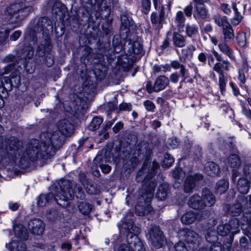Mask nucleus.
<instances>
[{
	"instance_id": "37998d69",
	"label": "nucleus",
	"mask_w": 251,
	"mask_h": 251,
	"mask_svg": "<svg viewBox=\"0 0 251 251\" xmlns=\"http://www.w3.org/2000/svg\"><path fill=\"white\" fill-rule=\"evenodd\" d=\"M51 50V47L50 44H47L45 47L41 45L38 47L36 53L39 56L43 57L47 54H50Z\"/></svg>"
},
{
	"instance_id": "c756f323",
	"label": "nucleus",
	"mask_w": 251,
	"mask_h": 251,
	"mask_svg": "<svg viewBox=\"0 0 251 251\" xmlns=\"http://www.w3.org/2000/svg\"><path fill=\"white\" fill-rule=\"evenodd\" d=\"M168 188L169 185L167 183H163L161 184L159 186L156 192V198L161 201L164 200L167 197Z\"/></svg>"
},
{
	"instance_id": "1a4fd4ad",
	"label": "nucleus",
	"mask_w": 251,
	"mask_h": 251,
	"mask_svg": "<svg viewBox=\"0 0 251 251\" xmlns=\"http://www.w3.org/2000/svg\"><path fill=\"white\" fill-rule=\"evenodd\" d=\"M146 236L153 246L157 248L162 247L164 237L159 226L151 225L149 227Z\"/></svg>"
},
{
	"instance_id": "58836bf2",
	"label": "nucleus",
	"mask_w": 251,
	"mask_h": 251,
	"mask_svg": "<svg viewBox=\"0 0 251 251\" xmlns=\"http://www.w3.org/2000/svg\"><path fill=\"white\" fill-rule=\"evenodd\" d=\"M34 54V49L31 46L24 48L22 50V53L19 56L21 58H24L25 60L27 59H31Z\"/></svg>"
},
{
	"instance_id": "5701e85b",
	"label": "nucleus",
	"mask_w": 251,
	"mask_h": 251,
	"mask_svg": "<svg viewBox=\"0 0 251 251\" xmlns=\"http://www.w3.org/2000/svg\"><path fill=\"white\" fill-rule=\"evenodd\" d=\"M188 204L190 207L196 209L203 208L205 205L201 197L197 194H195L190 197Z\"/></svg>"
},
{
	"instance_id": "4468645a",
	"label": "nucleus",
	"mask_w": 251,
	"mask_h": 251,
	"mask_svg": "<svg viewBox=\"0 0 251 251\" xmlns=\"http://www.w3.org/2000/svg\"><path fill=\"white\" fill-rule=\"evenodd\" d=\"M162 71L165 73L166 72H170L171 68H172L174 70L179 69V73L182 78V81L184 82L188 77V71L186 69L185 65L180 63L179 61L177 60H174L171 61L170 64H165L161 65Z\"/></svg>"
},
{
	"instance_id": "79ce46f5",
	"label": "nucleus",
	"mask_w": 251,
	"mask_h": 251,
	"mask_svg": "<svg viewBox=\"0 0 251 251\" xmlns=\"http://www.w3.org/2000/svg\"><path fill=\"white\" fill-rule=\"evenodd\" d=\"M242 211V206L240 203H236L230 206L228 209V213L232 216L239 215Z\"/></svg>"
},
{
	"instance_id": "423d86ee",
	"label": "nucleus",
	"mask_w": 251,
	"mask_h": 251,
	"mask_svg": "<svg viewBox=\"0 0 251 251\" xmlns=\"http://www.w3.org/2000/svg\"><path fill=\"white\" fill-rule=\"evenodd\" d=\"M123 227L127 232V244H121L118 251H146L142 241L137 236L140 233V228L131 220L125 222Z\"/></svg>"
},
{
	"instance_id": "4be33fe9",
	"label": "nucleus",
	"mask_w": 251,
	"mask_h": 251,
	"mask_svg": "<svg viewBox=\"0 0 251 251\" xmlns=\"http://www.w3.org/2000/svg\"><path fill=\"white\" fill-rule=\"evenodd\" d=\"M4 81L6 82V85H8L11 89L12 87L19 88L23 91L25 90V83L24 82V86L22 87L21 83L20 76L16 73H12L10 79L4 77Z\"/></svg>"
},
{
	"instance_id": "aec40b11",
	"label": "nucleus",
	"mask_w": 251,
	"mask_h": 251,
	"mask_svg": "<svg viewBox=\"0 0 251 251\" xmlns=\"http://www.w3.org/2000/svg\"><path fill=\"white\" fill-rule=\"evenodd\" d=\"M193 16L196 20L199 21L200 20H207L209 19L210 14L204 4H196Z\"/></svg>"
},
{
	"instance_id": "052dcab7",
	"label": "nucleus",
	"mask_w": 251,
	"mask_h": 251,
	"mask_svg": "<svg viewBox=\"0 0 251 251\" xmlns=\"http://www.w3.org/2000/svg\"><path fill=\"white\" fill-rule=\"evenodd\" d=\"M188 151L193 152L197 157L201 155V148L199 145H195L194 147H191L190 151Z\"/></svg>"
},
{
	"instance_id": "cd10ccee",
	"label": "nucleus",
	"mask_w": 251,
	"mask_h": 251,
	"mask_svg": "<svg viewBox=\"0 0 251 251\" xmlns=\"http://www.w3.org/2000/svg\"><path fill=\"white\" fill-rule=\"evenodd\" d=\"M198 219V215L194 212L190 211L186 212L183 215L181 220L183 224L185 225H189L193 223L196 219Z\"/></svg>"
},
{
	"instance_id": "774afa93",
	"label": "nucleus",
	"mask_w": 251,
	"mask_h": 251,
	"mask_svg": "<svg viewBox=\"0 0 251 251\" xmlns=\"http://www.w3.org/2000/svg\"><path fill=\"white\" fill-rule=\"evenodd\" d=\"M210 251H222L221 244L219 242L213 243L210 247Z\"/></svg>"
},
{
	"instance_id": "dca6fc26",
	"label": "nucleus",
	"mask_w": 251,
	"mask_h": 251,
	"mask_svg": "<svg viewBox=\"0 0 251 251\" xmlns=\"http://www.w3.org/2000/svg\"><path fill=\"white\" fill-rule=\"evenodd\" d=\"M212 52L216 60L219 61L214 65L213 70L216 72L219 75H224L223 69L226 71H229V62L227 60H223L222 55L215 50H212Z\"/></svg>"
},
{
	"instance_id": "7c9ffc66",
	"label": "nucleus",
	"mask_w": 251,
	"mask_h": 251,
	"mask_svg": "<svg viewBox=\"0 0 251 251\" xmlns=\"http://www.w3.org/2000/svg\"><path fill=\"white\" fill-rule=\"evenodd\" d=\"M80 180L87 193L94 194L97 192L96 188L87 179L85 176H82Z\"/></svg>"
},
{
	"instance_id": "f257e3e1",
	"label": "nucleus",
	"mask_w": 251,
	"mask_h": 251,
	"mask_svg": "<svg viewBox=\"0 0 251 251\" xmlns=\"http://www.w3.org/2000/svg\"><path fill=\"white\" fill-rule=\"evenodd\" d=\"M3 157L12 160L20 158V162L25 167L28 166L30 162L37 160H47L52 154L53 151L45 152L41 140L32 139L26 145L23 152V143L17 138L11 136L5 139L3 143ZM49 151V150H48Z\"/></svg>"
},
{
	"instance_id": "de8ad7c7",
	"label": "nucleus",
	"mask_w": 251,
	"mask_h": 251,
	"mask_svg": "<svg viewBox=\"0 0 251 251\" xmlns=\"http://www.w3.org/2000/svg\"><path fill=\"white\" fill-rule=\"evenodd\" d=\"M205 238L208 242L212 244L216 242L218 240L215 232L212 230H208L207 231L205 235Z\"/></svg>"
},
{
	"instance_id": "a18cd8bd",
	"label": "nucleus",
	"mask_w": 251,
	"mask_h": 251,
	"mask_svg": "<svg viewBox=\"0 0 251 251\" xmlns=\"http://www.w3.org/2000/svg\"><path fill=\"white\" fill-rule=\"evenodd\" d=\"M185 30L187 36L190 37L195 36L198 33V27L195 25H187Z\"/></svg>"
},
{
	"instance_id": "c85d7f7f",
	"label": "nucleus",
	"mask_w": 251,
	"mask_h": 251,
	"mask_svg": "<svg viewBox=\"0 0 251 251\" xmlns=\"http://www.w3.org/2000/svg\"><path fill=\"white\" fill-rule=\"evenodd\" d=\"M173 42L175 46L182 48L186 45L185 37L177 32H174L173 35Z\"/></svg>"
},
{
	"instance_id": "2eb2a0df",
	"label": "nucleus",
	"mask_w": 251,
	"mask_h": 251,
	"mask_svg": "<svg viewBox=\"0 0 251 251\" xmlns=\"http://www.w3.org/2000/svg\"><path fill=\"white\" fill-rule=\"evenodd\" d=\"M52 3V14L56 16V19L58 17L59 20L64 22L66 16L68 15V11L66 6L57 0H50L49 4L51 5Z\"/></svg>"
},
{
	"instance_id": "a211bd4d",
	"label": "nucleus",
	"mask_w": 251,
	"mask_h": 251,
	"mask_svg": "<svg viewBox=\"0 0 251 251\" xmlns=\"http://www.w3.org/2000/svg\"><path fill=\"white\" fill-rule=\"evenodd\" d=\"M44 222L39 219L34 218L28 222V228L35 235L42 234L44 230Z\"/></svg>"
},
{
	"instance_id": "6e6d98bb",
	"label": "nucleus",
	"mask_w": 251,
	"mask_h": 251,
	"mask_svg": "<svg viewBox=\"0 0 251 251\" xmlns=\"http://www.w3.org/2000/svg\"><path fill=\"white\" fill-rule=\"evenodd\" d=\"M144 105L148 111L153 112L155 106L153 102L150 100H146L144 102Z\"/></svg>"
},
{
	"instance_id": "8fccbe9b",
	"label": "nucleus",
	"mask_w": 251,
	"mask_h": 251,
	"mask_svg": "<svg viewBox=\"0 0 251 251\" xmlns=\"http://www.w3.org/2000/svg\"><path fill=\"white\" fill-rule=\"evenodd\" d=\"M226 78L224 74L219 75V86L222 93L226 90Z\"/></svg>"
},
{
	"instance_id": "f03ea898",
	"label": "nucleus",
	"mask_w": 251,
	"mask_h": 251,
	"mask_svg": "<svg viewBox=\"0 0 251 251\" xmlns=\"http://www.w3.org/2000/svg\"><path fill=\"white\" fill-rule=\"evenodd\" d=\"M159 165L156 161H153L148 167V164L144 162L140 170L137 175L141 176L143 173H147L143 182V189L142 191V195L138 199V202L135 206V213L139 216H143L151 213L152 208L150 203L153 198L155 188L157 185L156 181L154 180L150 181L156 173V170L159 168Z\"/></svg>"
},
{
	"instance_id": "393cba45",
	"label": "nucleus",
	"mask_w": 251,
	"mask_h": 251,
	"mask_svg": "<svg viewBox=\"0 0 251 251\" xmlns=\"http://www.w3.org/2000/svg\"><path fill=\"white\" fill-rule=\"evenodd\" d=\"M169 84V80L165 75H160L156 78L154 82L155 92H158L164 89Z\"/></svg>"
},
{
	"instance_id": "f3484780",
	"label": "nucleus",
	"mask_w": 251,
	"mask_h": 251,
	"mask_svg": "<svg viewBox=\"0 0 251 251\" xmlns=\"http://www.w3.org/2000/svg\"><path fill=\"white\" fill-rule=\"evenodd\" d=\"M203 178L202 175L199 173L188 176L184 182V191L187 193L191 192L195 188L196 183L201 180Z\"/></svg>"
},
{
	"instance_id": "09e8293b",
	"label": "nucleus",
	"mask_w": 251,
	"mask_h": 251,
	"mask_svg": "<svg viewBox=\"0 0 251 251\" xmlns=\"http://www.w3.org/2000/svg\"><path fill=\"white\" fill-rule=\"evenodd\" d=\"M174 162L173 157L169 153H166L162 163V166L165 168L170 167Z\"/></svg>"
},
{
	"instance_id": "f8f14e48",
	"label": "nucleus",
	"mask_w": 251,
	"mask_h": 251,
	"mask_svg": "<svg viewBox=\"0 0 251 251\" xmlns=\"http://www.w3.org/2000/svg\"><path fill=\"white\" fill-rule=\"evenodd\" d=\"M97 4L95 7L97 6V9L100 14L104 15L106 18L109 16L110 14L111 0H96ZM84 3H87L90 6H92V0H82V4L84 7L87 8L89 7Z\"/></svg>"
},
{
	"instance_id": "bb28decb",
	"label": "nucleus",
	"mask_w": 251,
	"mask_h": 251,
	"mask_svg": "<svg viewBox=\"0 0 251 251\" xmlns=\"http://www.w3.org/2000/svg\"><path fill=\"white\" fill-rule=\"evenodd\" d=\"M228 181L225 179L219 180L215 187V192L217 194H222L225 193L228 189Z\"/></svg>"
},
{
	"instance_id": "6ab92c4d",
	"label": "nucleus",
	"mask_w": 251,
	"mask_h": 251,
	"mask_svg": "<svg viewBox=\"0 0 251 251\" xmlns=\"http://www.w3.org/2000/svg\"><path fill=\"white\" fill-rule=\"evenodd\" d=\"M124 50L130 55L139 54L143 51V47L138 41H127L124 45Z\"/></svg>"
},
{
	"instance_id": "4d7b16f0",
	"label": "nucleus",
	"mask_w": 251,
	"mask_h": 251,
	"mask_svg": "<svg viewBox=\"0 0 251 251\" xmlns=\"http://www.w3.org/2000/svg\"><path fill=\"white\" fill-rule=\"evenodd\" d=\"M193 6L192 2H190L188 5L183 9V12L188 18L191 17L193 14Z\"/></svg>"
},
{
	"instance_id": "7ed1b4c3",
	"label": "nucleus",
	"mask_w": 251,
	"mask_h": 251,
	"mask_svg": "<svg viewBox=\"0 0 251 251\" xmlns=\"http://www.w3.org/2000/svg\"><path fill=\"white\" fill-rule=\"evenodd\" d=\"M59 191L55 194H41L37 198V204L39 207H44L46 203L56 201L60 206L66 207L69 206V201L74 198V195L78 199H83L84 193L79 185L72 183L66 179L61 180L59 183Z\"/></svg>"
},
{
	"instance_id": "e2e57ef3",
	"label": "nucleus",
	"mask_w": 251,
	"mask_h": 251,
	"mask_svg": "<svg viewBox=\"0 0 251 251\" xmlns=\"http://www.w3.org/2000/svg\"><path fill=\"white\" fill-rule=\"evenodd\" d=\"M175 251H188L184 243L182 242H178L175 245Z\"/></svg>"
},
{
	"instance_id": "39448f33",
	"label": "nucleus",
	"mask_w": 251,
	"mask_h": 251,
	"mask_svg": "<svg viewBox=\"0 0 251 251\" xmlns=\"http://www.w3.org/2000/svg\"><path fill=\"white\" fill-rule=\"evenodd\" d=\"M58 131L53 132H45L41 134L40 139L45 152L53 151L49 159L54 155L57 150L59 149L63 144L64 136H70L73 132L74 126L68 120L63 119L58 123Z\"/></svg>"
},
{
	"instance_id": "2f4dec72",
	"label": "nucleus",
	"mask_w": 251,
	"mask_h": 251,
	"mask_svg": "<svg viewBox=\"0 0 251 251\" xmlns=\"http://www.w3.org/2000/svg\"><path fill=\"white\" fill-rule=\"evenodd\" d=\"M77 207L79 211L84 215H89L93 208V205L86 201H81L78 202Z\"/></svg>"
},
{
	"instance_id": "f704fd0d",
	"label": "nucleus",
	"mask_w": 251,
	"mask_h": 251,
	"mask_svg": "<svg viewBox=\"0 0 251 251\" xmlns=\"http://www.w3.org/2000/svg\"><path fill=\"white\" fill-rule=\"evenodd\" d=\"M248 71V65L247 63H243L242 68L238 70V79L240 82L243 84L246 83V74Z\"/></svg>"
},
{
	"instance_id": "c9c22d12",
	"label": "nucleus",
	"mask_w": 251,
	"mask_h": 251,
	"mask_svg": "<svg viewBox=\"0 0 251 251\" xmlns=\"http://www.w3.org/2000/svg\"><path fill=\"white\" fill-rule=\"evenodd\" d=\"M186 18L184 13L182 11H178L176 13L175 18V23L178 28H183L185 25Z\"/></svg>"
},
{
	"instance_id": "b1692460",
	"label": "nucleus",
	"mask_w": 251,
	"mask_h": 251,
	"mask_svg": "<svg viewBox=\"0 0 251 251\" xmlns=\"http://www.w3.org/2000/svg\"><path fill=\"white\" fill-rule=\"evenodd\" d=\"M202 200L205 204L204 207L211 206L215 202V198L212 193L208 189L204 188L202 191Z\"/></svg>"
},
{
	"instance_id": "bf43d9fd",
	"label": "nucleus",
	"mask_w": 251,
	"mask_h": 251,
	"mask_svg": "<svg viewBox=\"0 0 251 251\" xmlns=\"http://www.w3.org/2000/svg\"><path fill=\"white\" fill-rule=\"evenodd\" d=\"M193 56V54L188 52L186 49L184 48L181 50V57H179V58H182L185 61L188 59L192 58Z\"/></svg>"
},
{
	"instance_id": "9b49d317",
	"label": "nucleus",
	"mask_w": 251,
	"mask_h": 251,
	"mask_svg": "<svg viewBox=\"0 0 251 251\" xmlns=\"http://www.w3.org/2000/svg\"><path fill=\"white\" fill-rule=\"evenodd\" d=\"M239 221L237 218L231 219L228 223L220 225L217 227L218 233L222 236H226L231 233L233 235L238 233Z\"/></svg>"
},
{
	"instance_id": "ddd939ff",
	"label": "nucleus",
	"mask_w": 251,
	"mask_h": 251,
	"mask_svg": "<svg viewBox=\"0 0 251 251\" xmlns=\"http://www.w3.org/2000/svg\"><path fill=\"white\" fill-rule=\"evenodd\" d=\"M180 234L184 236V240L190 249L195 250L199 247L201 238L196 232L186 228L183 229L180 232Z\"/></svg>"
},
{
	"instance_id": "473e14b6",
	"label": "nucleus",
	"mask_w": 251,
	"mask_h": 251,
	"mask_svg": "<svg viewBox=\"0 0 251 251\" xmlns=\"http://www.w3.org/2000/svg\"><path fill=\"white\" fill-rule=\"evenodd\" d=\"M237 187L238 191L241 194H246L250 189L249 181L247 179L240 178L238 181Z\"/></svg>"
},
{
	"instance_id": "a878e982",
	"label": "nucleus",
	"mask_w": 251,
	"mask_h": 251,
	"mask_svg": "<svg viewBox=\"0 0 251 251\" xmlns=\"http://www.w3.org/2000/svg\"><path fill=\"white\" fill-rule=\"evenodd\" d=\"M205 171L207 175L214 177L219 175L220 170L218 164L213 162H208L206 164Z\"/></svg>"
},
{
	"instance_id": "864d4df0",
	"label": "nucleus",
	"mask_w": 251,
	"mask_h": 251,
	"mask_svg": "<svg viewBox=\"0 0 251 251\" xmlns=\"http://www.w3.org/2000/svg\"><path fill=\"white\" fill-rule=\"evenodd\" d=\"M11 89L10 87L6 85V82L4 85H0V97L6 98L8 95V91Z\"/></svg>"
},
{
	"instance_id": "e433bc0d",
	"label": "nucleus",
	"mask_w": 251,
	"mask_h": 251,
	"mask_svg": "<svg viewBox=\"0 0 251 251\" xmlns=\"http://www.w3.org/2000/svg\"><path fill=\"white\" fill-rule=\"evenodd\" d=\"M164 21V20L163 18H161V17L156 12H153L151 14V21L156 29L162 28V23Z\"/></svg>"
},
{
	"instance_id": "338daca9",
	"label": "nucleus",
	"mask_w": 251,
	"mask_h": 251,
	"mask_svg": "<svg viewBox=\"0 0 251 251\" xmlns=\"http://www.w3.org/2000/svg\"><path fill=\"white\" fill-rule=\"evenodd\" d=\"M124 127V124L122 122H117L113 127L112 130L114 133H117Z\"/></svg>"
},
{
	"instance_id": "5fc2aeb1",
	"label": "nucleus",
	"mask_w": 251,
	"mask_h": 251,
	"mask_svg": "<svg viewBox=\"0 0 251 251\" xmlns=\"http://www.w3.org/2000/svg\"><path fill=\"white\" fill-rule=\"evenodd\" d=\"M243 16L240 14H234L233 18L230 19L231 24L234 26L238 25L242 20Z\"/></svg>"
},
{
	"instance_id": "4c0bfd02",
	"label": "nucleus",
	"mask_w": 251,
	"mask_h": 251,
	"mask_svg": "<svg viewBox=\"0 0 251 251\" xmlns=\"http://www.w3.org/2000/svg\"><path fill=\"white\" fill-rule=\"evenodd\" d=\"M103 122V118L100 117H94L91 123L88 126V129L95 130L99 128Z\"/></svg>"
},
{
	"instance_id": "72a5a7b5",
	"label": "nucleus",
	"mask_w": 251,
	"mask_h": 251,
	"mask_svg": "<svg viewBox=\"0 0 251 251\" xmlns=\"http://www.w3.org/2000/svg\"><path fill=\"white\" fill-rule=\"evenodd\" d=\"M228 163L230 167L234 169L238 168L241 164V159L238 155L233 153L230 154L228 158Z\"/></svg>"
},
{
	"instance_id": "ea45409f",
	"label": "nucleus",
	"mask_w": 251,
	"mask_h": 251,
	"mask_svg": "<svg viewBox=\"0 0 251 251\" xmlns=\"http://www.w3.org/2000/svg\"><path fill=\"white\" fill-rule=\"evenodd\" d=\"M26 249V246L25 243L13 241L11 243L9 249L10 251H25Z\"/></svg>"
},
{
	"instance_id": "3c124183",
	"label": "nucleus",
	"mask_w": 251,
	"mask_h": 251,
	"mask_svg": "<svg viewBox=\"0 0 251 251\" xmlns=\"http://www.w3.org/2000/svg\"><path fill=\"white\" fill-rule=\"evenodd\" d=\"M142 12L145 14L149 13L151 7V0H141Z\"/></svg>"
},
{
	"instance_id": "9d476101",
	"label": "nucleus",
	"mask_w": 251,
	"mask_h": 251,
	"mask_svg": "<svg viewBox=\"0 0 251 251\" xmlns=\"http://www.w3.org/2000/svg\"><path fill=\"white\" fill-rule=\"evenodd\" d=\"M148 148V144L146 141L140 142L136 145L130 159L132 166H136L144 158L147 154Z\"/></svg>"
},
{
	"instance_id": "a19ab883",
	"label": "nucleus",
	"mask_w": 251,
	"mask_h": 251,
	"mask_svg": "<svg viewBox=\"0 0 251 251\" xmlns=\"http://www.w3.org/2000/svg\"><path fill=\"white\" fill-rule=\"evenodd\" d=\"M185 176L184 172L181 168H176L172 172V176L180 184Z\"/></svg>"
},
{
	"instance_id": "0e129e2a",
	"label": "nucleus",
	"mask_w": 251,
	"mask_h": 251,
	"mask_svg": "<svg viewBox=\"0 0 251 251\" xmlns=\"http://www.w3.org/2000/svg\"><path fill=\"white\" fill-rule=\"evenodd\" d=\"M222 11L226 14L229 15L231 13V11L229 5L226 3H222L220 6Z\"/></svg>"
},
{
	"instance_id": "603ef678",
	"label": "nucleus",
	"mask_w": 251,
	"mask_h": 251,
	"mask_svg": "<svg viewBox=\"0 0 251 251\" xmlns=\"http://www.w3.org/2000/svg\"><path fill=\"white\" fill-rule=\"evenodd\" d=\"M238 44L241 47H244L246 45V36L245 34L239 33L236 36Z\"/></svg>"
},
{
	"instance_id": "13d9d810",
	"label": "nucleus",
	"mask_w": 251,
	"mask_h": 251,
	"mask_svg": "<svg viewBox=\"0 0 251 251\" xmlns=\"http://www.w3.org/2000/svg\"><path fill=\"white\" fill-rule=\"evenodd\" d=\"M243 173L247 179L251 180V164H247L244 167Z\"/></svg>"
},
{
	"instance_id": "412c9836",
	"label": "nucleus",
	"mask_w": 251,
	"mask_h": 251,
	"mask_svg": "<svg viewBox=\"0 0 251 251\" xmlns=\"http://www.w3.org/2000/svg\"><path fill=\"white\" fill-rule=\"evenodd\" d=\"M121 25L120 27V34L126 38L129 33V29L133 24V21L129 19L126 15L123 14L121 16Z\"/></svg>"
},
{
	"instance_id": "6e6552de",
	"label": "nucleus",
	"mask_w": 251,
	"mask_h": 251,
	"mask_svg": "<svg viewBox=\"0 0 251 251\" xmlns=\"http://www.w3.org/2000/svg\"><path fill=\"white\" fill-rule=\"evenodd\" d=\"M222 33L224 36V41L218 44L219 50L224 54L227 55L230 59L234 60L235 56L233 50L227 45L228 42L234 40L235 35L233 29L230 24L222 28Z\"/></svg>"
},
{
	"instance_id": "20e7f679",
	"label": "nucleus",
	"mask_w": 251,
	"mask_h": 251,
	"mask_svg": "<svg viewBox=\"0 0 251 251\" xmlns=\"http://www.w3.org/2000/svg\"><path fill=\"white\" fill-rule=\"evenodd\" d=\"M38 0H24L11 4L6 8L4 19L0 14V23L8 24L16 28L22 25L23 22L34 11L33 6Z\"/></svg>"
},
{
	"instance_id": "49530a36",
	"label": "nucleus",
	"mask_w": 251,
	"mask_h": 251,
	"mask_svg": "<svg viewBox=\"0 0 251 251\" xmlns=\"http://www.w3.org/2000/svg\"><path fill=\"white\" fill-rule=\"evenodd\" d=\"M9 30L0 27V44H5L9 34Z\"/></svg>"
},
{
	"instance_id": "69168bd1",
	"label": "nucleus",
	"mask_w": 251,
	"mask_h": 251,
	"mask_svg": "<svg viewBox=\"0 0 251 251\" xmlns=\"http://www.w3.org/2000/svg\"><path fill=\"white\" fill-rule=\"evenodd\" d=\"M208 53L205 52H201L198 55V59L199 61L202 64H205L206 60L207 59Z\"/></svg>"
},
{
	"instance_id": "680f3d73",
	"label": "nucleus",
	"mask_w": 251,
	"mask_h": 251,
	"mask_svg": "<svg viewBox=\"0 0 251 251\" xmlns=\"http://www.w3.org/2000/svg\"><path fill=\"white\" fill-rule=\"evenodd\" d=\"M242 113L246 117L251 121V110L245 105H242Z\"/></svg>"
},
{
	"instance_id": "0eeeda50",
	"label": "nucleus",
	"mask_w": 251,
	"mask_h": 251,
	"mask_svg": "<svg viewBox=\"0 0 251 251\" xmlns=\"http://www.w3.org/2000/svg\"><path fill=\"white\" fill-rule=\"evenodd\" d=\"M52 21L47 17L31 19L26 34L34 44L37 40L38 34H42L46 39L53 32Z\"/></svg>"
},
{
	"instance_id": "c03bdc74",
	"label": "nucleus",
	"mask_w": 251,
	"mask_h": 251,
	"mask_svg": "<svg viewBox=\"0 0 251 251\" xmlns=\"http://www.w3.org/2000/svg\"><path fill=\"white\" fill-rule=\"evenodd\" d=\"M214 20L215 23L219 26H222L223 28L229 25L230 24L226 20V17H221L219 15H215L214 16Z\"/></svg>"
}]
</instances>
